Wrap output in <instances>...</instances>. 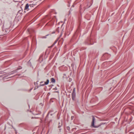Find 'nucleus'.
I'll use <instances>...</instances> for the list:
<instances>
[{"instance_id":"aec40b11","label":"nucleus","mask_w":134,"mask_h":134,"mask_svg":"<svg viewBox=\"0 0 134 134\" xmlns=\"http://www.w3.org/2000/svg\"><path fill=\"white\" fill-rule=\"evenodd\" d=\"M43 54H41V55H40V57H43Z\"/></svg>"},{"instance_id":"bb28decb","label":"nucleus","mask_w":134,"mask_h":134,"mask_svg":"<svg viewBox=\"0 0 134 134\" xmlns=\"http://www.w3.org/2000/svg\"><path fill=\"white\" fill-rule=\"evenodd\" d=\"M71 118L74 117L73 116H71Z\"/></svg>"},{"instance_id":"4468645a","label":"nucleus","mask_w":134,"mask_h":134,"mask_svg":"<svg viewBox=\"0 0 134 134\" xmlns=\"http://www.w3.org/2000/svg\"><path fill=\"white\" fill-rule=\"evenodd\" d=\"M72 80V79L71 78H70L69 79V82H71Z\"/></svg>"},{"instance_id":"a878e982","label":"nucleus","mask_w":134,"mask_h":134,"mask_svg":"<svg viewBox=\"0 0 134 134\" xmlns=\"http://www.w3.org/2000/svg\"><path fill=\"white\" fill-rule=\"evenodd\" d=\"M74 7V5H72V6H71V7Z\"/></svg>"},{"instance_id":"6e6552de","label":"nucleus","mask_w":134,"mask_h":134,"mask_svg":"<svg viewBox=\"0 0 134 134\" xmlns=\"http://www.w3.org/2000/svg\"><path fill=\"white\" fill-rule=\"evenodd\" d=\"M5 32H2V31H0V36H3L4 35H5V34L7 33V31L5 30Z\"/></svg>"},{"instance_id":"f03ea898","label":"nucleus","mask_w":134,"mask_h":134,"mask_svg":"<svg viewBox=\"0 0 134 134\" xmlns=\"http://www.w3.org/2000/svg\"><path fill=\"white\" fill-rule=\"evenodd\" d=\"M8 26H9V27H4V25H3V27H2V32H5V30H6L7 31V33L5 34V35L7 34L11 30L10 29V24H9Z\"/></svg>"},{"instance_id":"dca6fc26","label":"nucleus","mask_w":134,"mask_h":134,"mask_svg":"<svg viewBox=\"0 0 134 134\" xmlns=\"http://www.w3.org/2000/svg\"><path fill=\"white\" fill-rule=\"evenodd\" d=\"M48 35H49L48 34V35H46L45 36L43 37L42 38H46V36H48Z\"/></svg>"},{"instance_id":"9b49d317","label":"nucleus","mask_w":134,"mask_h":134,"mask_svg":"<svg viewBox=\"0 0 134 134\" xmlns=\"http://www.w3.org/2000/svg\"><path fill=\"white\" fill-rule=\"evenodd\" d=\"M28 66H29L31 67H32V65L30 61V60H29L28 62Z\"/></svg>"},{"instance_id":"7ed1b4c3","label":"nucleus","mask_w":134,"mask_h":134,"mask_svg":"<svg viewBox=\"0 0 134 134\" xmlns=\"http://www.w3.org/2000/svg\"><path fill=\"white\" fill-rule=\"evenodd\" d=\"M71 96L72 100L75 101V100L76 93L75 92V88L73 89L72 93L71 94Z\"/></svg>"},{"instance_id":"393cba45","label":"nucleus","mask_w":134,"mask_h":134,"mask_svg":"<svg viewBox=\"0 0 134 134\" xmlns=\"http://www.w3.org/2000/svg\"><path fill=\"white\" fill-rule=\"evenodd\" d=\"M63 24L61 26V28H62V26H63Z\"/></svg>"},{"instance_id":"f3484780","label":"nucleus","mask_w":134,"mask_h":134,"mask_svg":"<svg viewBox=\"0 0 134 134\" xmlns=\"http://www.w3.org/2000/svg\"><path fill=\"white\" fill-rule=\"evenodd\" d=\"M58 40H56L53 43L54 44H55V43H56L57 42V41H58Z\"/></svg>"},{"instance_id":"5701e85b","label":"nucleus","mask_w":134,"mask_h":134,"mask_svg":"<svg viewBox=\"0 0 134 134\" xmlns=\"http://www.w3.org/2000/svg\"><path fill=\"white\" fill-rule=\"evenodd\" d=\"M55 45V44H54V43H53L52 45L51 46V47H53V46Z\"/></svg>"},{"instance_id":"423d86ee","label":"nucleus","mask_w":134,"mask_h":134,"mask_svg":"<svg viewBox=\"0 0 134 134\" xmlns=\"http://www.w3.org/2000/svg\"><path fill=\"white\" fill-rule=\"evenodd\" d=\"M49 82V80L48 79H47V80L46 81L44 82V84H40V86H38L37 87V88L39 87L40 86H44L45 85H48Z\"/></svg>"},{"instance_id":"20e7f679","label":"nucleus","mask_w":134,"mask_h":134,"mask_svg":"<svg viewBox=\"0 0 134 134\" xmlns=\"http://www.w3.org/2000/svg\"><path fill=\"white\" fill-rule=\"evenodd\" d=\"M22 68V67L21 66H20L18 67V68L16 69V70H14L12 72H11L10 73H9L10 74L9 75H11L12 74H14V73H16L17 72V70H18L21 69Z\"/></svg>"},{"instance_id":"f8f14e48","label":"nucleus","mask_w":134,"mask_h":134,"mask_svg":"<svg viewBox=\"0 0 134 134\" xmlns=\"http://www.w3.org/2000/svg\"><path fill=\"white\" fill-rule=\"evenodd\" d=\"M29 7L31 8L32 7H34V6H35L36 4H30Z\"/></svg>"},{"instance_id":"0eeeda50","label":"nucleus","mask_w":134,"mask_h":134,"mask_svg":"<svg viewBox=\"0 0 134 134\" xmlns=\"http://www.w3.org/2000/svg\"><path fill=\"white\" fill-rule=\"evenodd\" d=\"M29 7V4L28 3H27L25 6L24 8L25 10L28 11L30 9Z\"/></svg>"},{"instance_id":"2eb2a0df","label":"nucleus","mask_w":134,"mask_h":134,"mask_svg":"<svg viewBox=\"0 0 134 134\" xmlns=\"http://www.w3.org/2000/svg\"><path fill=\"white\" fill-rule=\"evenodd\" d=\"M54 86L53 85H49V86L51 87V88H52V87Z\"/></svg>"},{"instance_id":"412c9836","label":"nucleus","mask_w":134,"mask_h":134,"mask_svg":"<svg viewBox=\"0 0 134 134\" xmlns=\"http://www.w3.org/2000/svg\"><path fill=\"white\" fill-rule=\"evenodd\" d=\"M38 81H37L36 83H35V85H36V84L37 85V84H38V83L37 82H38Z\"/></svg>"},{"instance_id":"f257e3e1","label":"nucleus","mask_w":134,"mask_h":134,"mask_svg":"<svg viewBox=\"0 0 134 134\" xmlns=\"http://www.w3.org/2000/svg\"><path fill=\"white\" fill-rule=\"evenodd\" d=\"M94 38L93 37H91L88 38L85 41V43L87 45L93 44L94 43L96 42Z\"/></svg>"},{"instance_id":"b1692460","label":"nucleus","mask_w":134,"mask_h":134,"mask_svg":"<svg viewBox=\"0 0 134 134\" xmlns=\"http://www.w3.org/2000/svg\"><path fill=\"white\" fill-rule=\"evenodd\" d=\"M43 81H41V82H40V84H43Z\"/></svg>"},{"instance_id":"4be33fe9","label":"nucleus","mask_w":134,"mask_h":134,"mask_svg":"<svg viewBox=\"0 0 134 134\" xmlns=\"http://www.w3.org/2000/svg\"><path fill=\"white\" fill-rule=\"evenodd\" d=\"M55 45V44H54V43H53L52 45L51 46V47H53V46Z\"/></svg>"},{"instance_id":"6ab92c4d","label":"nucleus","mask_w":134,"mask_h":134,"mask_svg":"<svg viewBox=\"0 0 134 134\" xmlns=\"http://www.w3.org/2000/svg\"><path fill=\"white\" fill-rule=\"evenodd\" d=\"M59 27H58L57 30V31L58 32H59Z\"/></svg>"},{"instance_id":"ddd939ff","label":"nucleus","mask_w":134,"mask_h":134,"mask_svg":"<svg viewBox=\"0 0 134 134\" xmlns=\"http://www.w3.org/2000/svg\"><path fill=\"white\" fill-rule=\"evenodd\" d=\"M18 13H19L20 15L21 14H22V11L21 10H20L18 11Z\"/></svg>"},{"instance_id":"cd10ccee","label":"nucleus","mask_w":134,"mask_h":134,"mask_svg":"<svg viewBox=\"0 0 134 134\" xmlns=\"http://www.w3.org/2000/svg\"><path fill=\"white\" fill-rule=\"evenodd\" d=\"M92 117L94 118V116H92Z\"/></svg>"},{"instance_id":"a211bd4d","label":"nucleus","mask_w":134,"mask_h":134,"mask_svg":"<svg viewBox=\"0 0 134 134\" xmlns=\"http://www.w3.org/2000/svg\"><path fill=\"white\" fill-rule=\"evenodd\" d=\"M57 88L56 87H55V88H54L53 89V90H57Z\"/></svg>"},{"instance_id":"1a4fd4ad","label":"nucleus","mask_w":134,"mask_h":134,"mask_svg":"<svg viewBox=\"0 0 134 134\" xmlns=\"http://www.w3.org/2000/svg\"><path fill=\"white\" fill-rule=\"evenodd\" d=\"M53 114H52L51 113V112L50 111L49 113H48L46 117H48L49 116H51Z\"/></svg>"},{"instance_id":"9d476101","label":"nucleus","mask_w":134,"mask_h":134,"mask_svg":"<svg viewBox=\"0 0 134 134\" xmlns=\"http://www.w3.org/2000/svg\"><path fill=\"white\" fill-rule=\"evenodd\" d=\"M51 82L52 83H54L55 82V79L53 78H51Z\"/></svg>"},{"instance_id":"39448f33","label":"nucleus","mask_w":134,"mask_h":134,"mask_svg":"<svg viewBox=\"0 0 134 134\" xmlns=\"http://www.w3.org/2000/svg\"><path fill=\"white\" fill-rule=\"evenodd\" d=\"M110 56V55L108 53H105L103 54L102 57L103 58H104L105 59H108Z\"/></svg>"}]
</instances>
